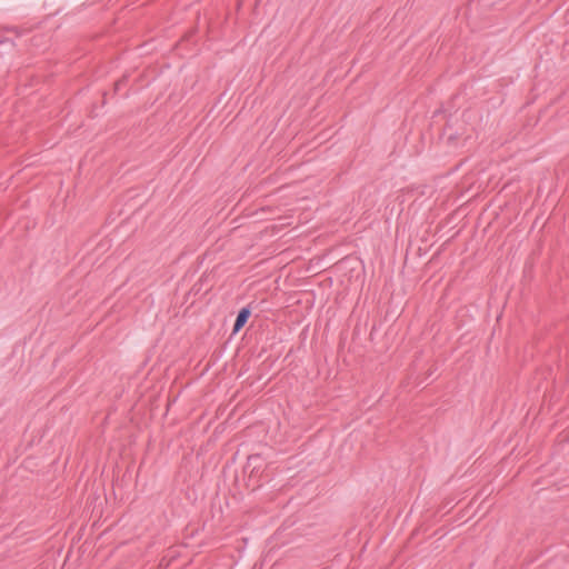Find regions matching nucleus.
Masks as SVG:
<instances>
[{"instance_id":"nucleus-1","label":"nucleus","mask_w":569,"mask_h":569,"mask_svg":"<svg viewBox=\"0 0 569 569\" xmlns=\"http://www.w3.org/2000/svg\"><path fill=\"white\" fill-rule=\"evenodd\" d=\"M250 315L251 311L249 307H243L242 309H240L233 323V332H238L241 328L244 327Z\"/></svg>"}]
</instances>
